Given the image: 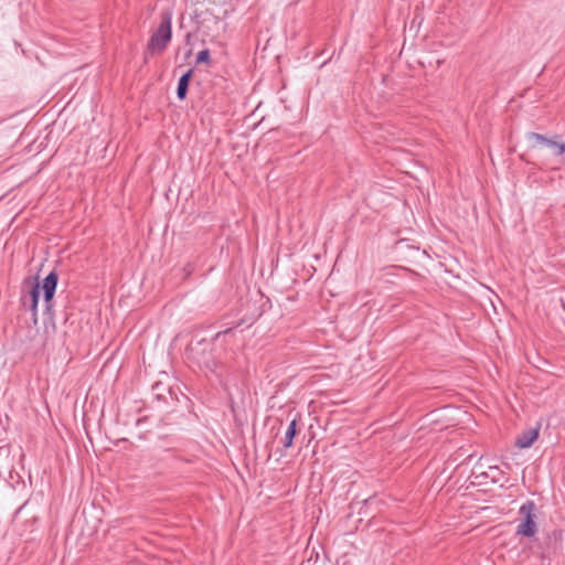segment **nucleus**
I'll return each mask as SVG.
<instances>
[{"label": "nucleus", "instance_id": "nucleus-1", "mask_svg": "<svg viewBox=\"0 0 565 565\" xmlns=\"http://www.w3.org/2000/svg\"><path fill=\"white\" fill-rule=\"evenodd\" d=\"M58 276L55 271H51L44 279L43 282H34L29 294L21 297V303L24 308L29 309L33 317L38 315V303L41 290L43 291V298L45 302V309L47 312L52 309V301L57 287Z\"/></svg>", "mask_w": 565, "mask_h": 565}, {"label": "nucleus", "instance_id": "nucleus-2", "mask_svg": "<svg viewBox=\"0 0 565 565\" xmlns=\"http://www.w3.org/2000/svg\"><path fill=\"white\" fill-rule=\"evenodd\" d=\"M161 22L150 36L147 51L150 54L162 53L171 41L172 36V12L164 10L160 14Z\"/></svg>", "mask_w": 565, "mask_h": 565}, {"label": "nucleus", "instance_id": "nucleus-3", "mask_svg": "<svg viewBox=\"0 0 565 565\" xmlns=\"http://www.w3.org/2000/svg\"><path fill=\"white\" fill-rule=\"evenodd\" d=\"M536 505L534 501L527 500L525 503H523L519 509V514L521 515L522 520L520 524L516 527V534L523 535L526 537L533 536L536 531Z\"/></svg>", "mask_w": 565, "mask_h": 565}, {"label": "nucleus", "instance_id": "nucleus-4", "mask_svg": "<svg viewBox=\"0 0 565 565\" xmlns=\"http://www.w3.org/2000/svg\"><path fill=\"white\" fill-rule=\"evenodd\" d=\"M564 531L561 529L553 530L541 545L540 558L544 563L563 554Z\"/></svg>", "mask_w": 565, "mask_h": 565}, {"label": "nucleus", "instance_id": "nucleus-5", "mask_svg": "<svg viewBox=\"0 0 565 565\" xmlns=\"http://www.w3.org/2000/svg\"><path fill=\"white\" fill-rule=\"evenodd\" d=\"M526 139L529 141L534 140L535 143L531 145L533 149L537 148V146L546 147L552 151V154L555 157H562L565 153V143L559 142L554 139H548L545 136L537 132H527Z\"/></svg>", "mask_w": 565, "mask_h": 565}, {"label": "nucleus", "instance_id": "nucleus-6", "mask_svg": "<svg viewBox=\"0 0 565 565\" xmlns=\"http://www.w3.org/2000/svg\"><path fill=\"white\" fill-rule=\"evenodd\" d=\"M298 422H299L298 418H294L289 423V425H288V427H287V429L285 431V436L281 439V443H282V446H284L285 449H288V448L292 447L294 439L299 434Z\"/></svg>", "mask_w": 565, "mask_h": 565}, {"label": "nucleus", "instance_id": "nucleus-7", "mask_svg": "<svg viewBox=\"0 0 565 565\" xmlns=\"http://www.w3.org/2000/svg\"><path fill=\"white\" fill-rule=\"evenodd\" d=\"M539 437L537 429H527L516 437L515 446L519 448H529Z\"/></svg>", "mask_w": 565, "mask_h": 565}, {"label": "nucleus", "instance_id": "nucleus-8", "mask_svg": "<svg viewBox=\"0 0 565 565\" xmlns=\"http://www.w3.org/2000/svg\"><path fill=\"white\" fill-rule=\"evenodd\" d=\"M192 74H193V70L191 68L179 78L178 87H177V96L181 100L186 97L188 88H189V84H190Z\"/></svg>", "mask_w": 565, "mask_h": 565}, {"label": "nucleus", "instance_id": "nucleus-9", "mask_svg": "<svg viewBox=\"0 0 565 565\" xmlns=\"http://www.w3.org/2000/svg\"><path fill=\"white\" fill-rule=\"evenodd\" d=\"M195 62H196V64H200V63L210 64V62H211L210 51L207 49L200 51L196 55Z\"/></svg>", "mask_w": 565, "mask_h": 565}]
</instances>
